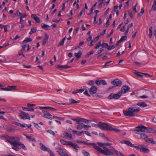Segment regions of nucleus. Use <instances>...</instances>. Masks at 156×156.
<instances>
[{"instance_id":"42","label":"nucleus","mask_w":156,"mask_h":156,"mask_svg":"<svg viewBox=\"0 0 156 156\" xmlns=\"http://www.w3.org/2000/svg\"><path fill=\"white\" fill-rule=\"evenodd\" d=\"M136 72H135L134 74L136 75L137 76H138L139 77H140L142 78H143V76L141 74H139V73H141L140 72H138L136 71V70L135 71Z\"/></svg>"},{"instance_id":"22","label":"nucleus","mask_w":156,"mask_h":156,"mask_svg":"<svg viewBox=\"0 0 156 156\" xmlns=\"http://www.w3.org/2000/svg\"><path fill=\"white\" fill-rule=\"evenodd\" d=\"M23 135H24L30 141L32 142H36V140L34 137L32 136H27L25 134H24Z\"/></svg>"},{"instance_id":"33","label":"nucleus","mask_w":156,"mask_h":156,"mask_svg":"<svg viewBox=\"0 0 156 156\" xmlns=\"http://www.w3.org/2000/svg\"><path fill=\"white\" fill-rule=\"evenodd\" d=\"M66 38V37H65L62 39V41L58 44L57 45L58 47H59L60 46H62L64 44Z\"/></svg>"},{"instance_id":"27","label":"nucleus","mask_w":156,"mask_h":156,"mask_svg":"<svg viewBox=\"0 0 156 156\" xmlns=\"http://www.w3.org/2000/svg\"><path fill=\"white\" fill-rule=\"evenodd\" d=\"M82 53L81 51H79L78 53H75V56L76 58V60H77L81 56Z\"/></svg>"},{"instance_id":"59","label":"nucleus","mask_w":156,"mask_h":156,"mask_svg":"<svg viewBox=\"0 0 156 156\" xmlns=\"http://www.w3.org/2000/svg\"><path fill=\"white\" fill-rule=\"evenodd\" d=\"M95 83L97 86H99L101 84V80H96L95 81Z\"/></svg>"},{"instance_id":"46","label":"nucleus","mask_w":156,"mask_h":156,"mask_svg":"<svg viewBox=\"0 0 156 156\" xmlns=\"http://www.w3.org/2000/svg\"><path fill=\"white\" fill-rule=\"evenodd\" d=\"M32 123L34 125V127H35L37 129H41V127L39 126L38 124L36 123L33 122H32Z\"/></svg>"},{"instance_id":"45","label":"nucleus","mask_w":156,"mask_h":156,"mask_svg":"<svg viewBox=\"0 0 156 156\" xmlns=\"http://www.w3.org/2000/svg\"><path fill=\"white\" fill-rule=\"evenodd\" d=\"M8 87L9 88L10 90H14L16 89L17 87L16 86H9Z\"/></svg>"},{"instance_id":"52","label":"nucleus","mask_w":156,"mask_h":156,"mask_svg":"<svg viewBox=\"0 0 156 156\" xmlns=\"http://www.w3.org/2000/svg\"><path fill=\"white\" fill-rule=\"evenodd\" d=\"M53 118V119H60V120H64V119L62 118V117H58L57 116H55V115H54L53 117V118Z\"/></svg>"},{"instance_id":"1","label":"nucleus","mask_w":156,"mask_h":156,"mask_svg":"<svg viewBox=\"0 0 156 156\" xmlns=\"http://www.w3.org/2000/svg\"><path fill=\"white\" fill-rule=\"evenodd\" d=\"M98 144L101 147H102L105 150H103L101 148L96 145V147L100 148L101 150H98L96 149L98 151L102 153L103 154L107 156H111L113 154V153L110 150L108 149L105 146L104 143L98 142Z\"/></svg>"},{"instance_id":"54","label":"nucleus","mask_w":156,"mask_h":156,"mask_svg":"<svg viewBox=\"0 0 156 156\" xmlns=\"http://www.w3.org/2000/svg\"><path fill=\"white\" fill-rule=\"evenodd\" d=\"M28 45L27 44H23L22 45V49H21V51H23L25 48L27 46V45Z\"/></svg>"},{"instance_id":"8","label":"nucleus","mask_w":156,"mask_h":156,"mask_svg":"<svg viewBox=\"0 0 156 156\" xmlns=\"http://www.w3.org/2000/svg\"><path fill=\"white\" fill-rule=\"evenodd\" d=\"M41 146V149L44 151H47L50 154L51 156H54V153L52 152L51 150L49 148L46 147L44 144L41 143L40 144Z\"/></svg>"},{"instance_id":"26","label":"nucleus","mask_w":156,"mask_h":156,"mask_svg":"<svg viewBox=\"0 0 156 156\" xmlns=\"http://www.w3.org/2000/svg\"><path fill=\"white\" fill-rule=\"evenodd\" d=\"M136 105L141 107H145L147 106V105L144 102H138L136 104Z\"/></svg>"},{"instance_id":"12","label":"nucleus","mask_w":156,"mask_h":156,"mask_svg":"<svg viewBox=\"0 0 156 156\" xmlns=\"http://www.w3.org/2000/svg\"><path fill=\"white\" fill-rule=\"evenodd\" d=\"M112 83L117 86H120L122 85L121 81L118 79H116L112 81Z\"/></svg>"},{"instance_id":"49","label":"nucleus","mask_w":156,"mask_h":156,"mask_svg":"<svg viewBox=\"0 0 156 156\" xmlns=\"http://www.w3.org/2000/svg\"><path fill=\"white\" fill-rule=\"evenodd\" d=\"M115 47V45H112V46H108L107 47V49L108 50H110L114 48Z\"/></svg>"},{"instance_id":"25","label":"nucleus","mask_w":156,"mask_h":156,"mask_svg":"<svg viewBox=\"0 0 156 156\" xmlns=\"http://www.w3.org/2000/svg\"><path fill=\"white\" fill-rule=\"evenodd\" d=\"M85 144L88 145H92L94 149H97L99 151V150H101V149L100 148H99L98 147H96V144L94 143H87V142L86 143V144Z\"/></svg>"},{"instance_id":"31","label":"nucleus","mask_w":156,"mask_h":156,"mask_svg":"<svg viewBox=\"0 0 156 156\" xmlns=\"http://www.w3.org/2000/svg\"><path fill=\"white\" fill-rule=\"evenodd\" d=\"M146 132L149 133H155L154 131L151 128H147L146 129Z\"/></svg>"},{"instance_id":"47","label":"nucleus","mask_w":156,"mask_h":156,"mask_svg":"<svg viewBox=\"0 0 156 156\" xmlns=\"http://www.w3.org/2000/svg\"><path fill=\"white\" fill-rule=\"evenodd\" d=\"M144 12V8H142L141 9V11L140 12L138 13V16H142Z\"/></svg>"},{"instance_id":"63","label":"nucleus","mask_w":156,"mask_h":156,"mask_svg":"<svg viewBox=\"0 0 156 156\" xmlns=\"http://www.w3.org/2000/svg\"><path fill=\"white\" fill-rule=\"evenodd\" d=\"M112 62V61H109L107 62H106L104 65V66H109L110 65V64Z\"/></svg>"},{"instance_id":"57","label":"nucleus","mask_w":156,"mask_h":156,"mask_svg":"<svg viewBox=\"0 0 156 156\" xmlns=\"http://www.w3.org/2000/svg\"><path fill=\"white\" fill-rule=\"evenodd\" d=\"M60 142L63 145H66L67 142H66L63 140H60Z\"/></svg>"},{"instance_id":"23","label":"nucleus","mask_w":156,"mask_h":156,"mask_svg":"<svg viewBox=\"0 0 156 156\" xmlns=\"http://www.w3.org/2000/svg\"><path fill=\"white\" fill-rule=\"evenodd\" d=\"M100 37L99 35L98 36L94 38L93 40L91 41V42L90 44L88 45L90 46H92L94 45V44L95 43Z\"/></svg>"},{"instance_id":"13","label":"nucleus","mask_w":156,"mask_h":156,"mask_svg":"<svg viewBox=\"0 0 156 156\" xmlns=\"http://www.w3.org/2000/svg\"><path fill=\"white\" fill-rule=\"evenodd\" d=\"M136 129H139V132H143V133L146 132V129L147 127L143 125H139L136 127Z\"/></svg>"},{"instance_id":"9","label":"nucleus","mask_w":156,"mask_h":156,"mask_svg":"<svg viewBox=\"0 0 156 156\" xmlns=\"http://www.w3.org/2000/svg\"><path fill=\"white\" fill-rule=\"evenodd\" d=\"M7 142L11 144V142H12L15 139L19 140V137L18 136H7L5 138Z\"/></svg>"},{"instance_id":"6","label":"nucleus","mask_w":156,"mask_h":156,"mask_svg":"<svg viewBox=\"0 0 156 156\" xmlns=\"http://www.w3.org/2000/svg\"><path fill=\"white\" fill-rule=\"evenodd\" d=\"M18 141H20V138L19 137V140L15 139L12 142H11V144L12 146V148L16 151H18L19 150L20 147L18 145Z\"/></svg>"},{"instance_id":"60","label":"nucleus","mask_w":156,"mask_h":156,"mask_svg":"<svg viewBox=\"0 0 156 156\" xmlns=\"http://www.w3.org/2000/svg\"><path fill=\"white\" fill-rule=\"evenodd\" d=\"M68 130L69 131H71L73 133H76L77 132V131L76 130H73L71 128H69L68 129Z\"/></svg>"},{"instance_id":"55","label":"nucleus","mask_w":156,"mask_h":156,"mask_svg":"<svg viewBox=\"0 0 156 156\" xmlns=\"http://www.w3.org/2000/svg\"><path fill=\"white\" fill-rule=\"evenodd\" d=\"M85 91L83 93V94H85V95H87V96H88V97H90V95L88 94V91L86 88H85Z\"/></svg>"},{"instance_id":"40","label":"nucleus","mask_w":156,"mask_h":156,"mask_svg":"<svg viewBox=\"0 0 156 156\" xmlns=\"http://www.w3.org/2000/svg\"><path fill=\"white\" fill-rule=\"evenodd\" d=\"M32 39L31 38H27L23 41V43H27L31 42Z\"/></svg>"},{"instance_id":"16","label":"nucleus","mask_w":156,"mask_h":156,"mask_svg":"<svg viewBox=\"0 0 156 156\" xmlns=\"http://www.w3.org/2000/svg\"><path fill=\"white\" fill-rule=\"evenodd\" d=\"M121 143H124L127 145L130 146L131 147H135L136 146V144L134 145V144H132L131 142H130L129 140H123L122 141Z\"/></svg>"},{"instance_id":"17","label":"nucleus","mask_w":156,"mask_h":156,"mask_svg":"<svg viewBox=\"0 0 156 156\" xmlns=\"http://www.w3.org/2000/svg\"><path fill=\"white\" fill-rule=\"evenodd\" d=\"M76 123L78 124V125H76L75 127L77 129H81L83 128L84 124L83 123H80V122H77Z\"/></svg>"},{"instance_id":"5","label":"nucleus","mask_w":156,"mask_h":156,"mask_svg":"<svg viewBox=\"0 0 156 156\" xmlns=\"http://www.w3.org/2000/svg\"><path fill=\"white\" fill-rule=\"evenodd\" d=\"M19 112V114L20 115L18 116L21 119L23 120L26 119L30 120V118L28 114L22 111H20Z\"/></svg>"},{"instance_id":"15","label":"nucleus","mask_w":156,"mask_h":156,"mask_svg":"<svg viewBox=\"0 0 156 156\" xmlns=\"http://www.w3.org/2000/svg\"><path fill=\"white\" fill-rule=\"evenodd\" d=\"M130 88L128 86H123L121 90V93L125 94L128 92Z\"/></svg>"},{"instance_id":"34","label":"nucleus","mask_w":156,"mask_h":156,"mask_svg":"<svg viewBox=\"0 0 156 156\" xmlns=\"http://www.w3.org/2000/svg\"><path fill=\"white\" fill-rule=\"evenodd\" d=\"M20 141H18V145L20 147L24 150L26 149V148L24 145L20 142Z\"/></svg>"},{"instance_id":"50","label":"nucleus","mask_w":156,"mask_h":156,"mask_svg":"<svg viewBox=\"0 0 156 156\" xmlns=\"http://www.w3.org/2000/svg\"><path fill=\"white\" fill-rule=\"evenodd\" d=\"M85 89V88L81 89H77L76 90V91H77L78 93H82L83 92Z\"/></svg>"},{"instance_id":"3","label":"nucleus","mask_w":156,"mask_h":156,"mask_svg":"<svg viewBox=\"0 0 156 156\" xmlns=\"http://www.w3.org/2000/svg\"><path fill=\"white\" fill-rule=\"evenodd\" d=\"M135 148L138 151L144 153H148L150 152L149 149L144 144H136V146L135 147Z\"/></svg>"},{"instance_id":"61","label":"nucleus","mask_w":156,"mask_h":156,"mask_svg":"<svg viewBox=\"0 0 156 156\" xmlns=\"http://www.w3.org/2000/svg\"><path fill=\"white\" fill-rule=\"evenodd\" d=\"M62 135H63V137L66 138L67 135H68V133L66 132H63Z\"/></svg>"},{"instance_id":"21","label":"nucleus","mask_w":156,"mask_h":156,"mask_svg":"<svg viewBox=\"0 0 156 156\" xmlns=\"http://www.w3.org/2000/svg\"><path fill=\"white\" fill-rule=\"evenodd\" d=\"M49 38V36L47 34H45L44 35V37L43 40L42 45H44L48 40Z\"/></svg>"},{"instance_id":"32","label":"nucleus","mask_w":156,"mask_h":156,"mask_svg":"<svg viewBox=\"0 0 156 156\" xmlns=\"http://www.w3.org/2000/svg\"><path fill=\"white\" fill-rule=\"evenodd\" d=\"M140 138L144 139H146L147 137L148 136L145 134L144 133H140Z\"/></svg>"},{"instance_id":"14","label":"nucleus","mask_w":156,"mask_h":156,"mask_svg":"<svg viewBox=\"0 0 156 156\" xmlns=\"http://www.w3.org/2000/svg\"><path fill=\"white\" fill-rule=\"evenodd\" d=\"M42 112L44 113L43 117L48 119L51 120L52 118L51 117L52 115L47 111H42Z\"/></svg>"},{"instance_id":"30","label":"nucleus","mask_w":156,"mask_h":156,"mask_svg":"<svg viewBox=\"0 0 156 156\" xmlns=\"http://www.w3.org/2000/svg\"><path fill=\"white\" fill-rule=\"evenodd\" d=\"M152 26L151 27L149 28V34H148V37L149 38H151L152 37L153 33H152Z\"/></svg>"},{"instance_id":"53","label":"nucleus","mask_w":156,"mask_h":156,"mask_svg":"<svg viewBox=\"0 0 156 156\" xmlns=\"http://www.w3.org/2000/svg\"><path fill=\"white\" fill-rule=\"evenodd\" d=\"M47 132L54 136L55 135V133L53 131L51 130H48L47 131Z\"/></svg>"},{"instance_id":"29","label":"nucleus","mask_w":156,"mask_h":156,"mask_svg":"<svg viewBox=\"0 0 156 156\" xmlns=\"http://www.w3.org/2000/svg\"><path fill=\"white\" fill-rule=\"evenodd\" d=\"M41 27L42 28L46 30H47L50 28V26L46 24L43 23V25H41Z\"/></svg>"},{"instance_id":"24","label":"nucleus","mask_w":156,"mask_h":156,"mask_svg":"<svg viewBox=\"0 0 156 156\" xmlns=\"http://www.w3.org/2000/svg\"><path fill=\"white\" fill-rule=\"evenodd\" d=\"M85 144L88 145H92L94 149H97L99 151V150H101V149L100 148H99L98 147H96V144L94 143H87V142L86 143V144Z\"/></svg>"},{"instance_id":"41","label":"nucleus","mask_w":156,"mask_h":156,"mask_svg":"<svg viewBox=\"0 0 156 156\" xmlns=\"http://www.w3.org/2000/svg\"><path fill=\"white\" fill-rule=\"evenodd\" d=\"M101 41H100L97 44H96L95 47V49H97L98 48H99L100 46H101Z\"/></svg>"},{"instance_id":"10","label":"nucleus","mask_w":156,"mask_h":156,"mask_svg":"<svg viewBox=\"0 0 156 156\" xmlns=\"http://www.w3.org/2000/svg\"><path fill=\"white\" fill-rule=\"evenodd\" d=\"M98 91V88L95 86H93L90 88L89 91L91 94L96 93Z\"/></svg>"},{"instance_id":"18","label":"nucleus","mask_w":156,"mask_h":156,"mask_svg":"<svg viewBox=\"0 0 156 156\" xmlns=\"http://www.w3.org/2000/svg\"><path fill=\"white\" fill-rule=\"evenodd\" d=\"M31 17L36 21V23H39L40 22V19L37 16L36 14H32Z\"/></svg>"},{"instance_id":"36","label":"nucleus","mask_w":156,"mask_h":156,"mask_svg":"<svg viewBox=\"0 0 156 156\" xmlns=\"http://www.w3.org/2000/svg\"><path fill=\"white\" fill-rule=\"evenodd\" d=\"M87 83L89 85L93 86H94V85L95 84V82L94 81L92 80H91L87 82Z\"/></svg>"},{"instance_id":"35","label":"nucleus","mask_w":156,"mask_h":156,"mask_svg":"<svg viewBox=\"0 0 156 156\" xmlns=\"http://www.w3.org/2000/svg\"><path fill=\"white\" fill-rule=\"evenodd\" d=\"M22 108L24 111H28L33 112L34 111V109L33 108H28L22 107Z\"/></svg>"},{"instance_id":"28","label":"nucleus","mask_w":156,"mask_h":156,"mask_svg":"<svg viewBox=\"0 0 156 156\" xmlns=\"http://www.w3.org/2000/svg\"><path fill=\"white\" fill-rule=\"evenodd\" d=\"M146 142H150L152 144H156V142H155L153 140L152 138H148L145 140Z\"/></svg>"},{"instance_id":"44","label":"nucleus","mask_w":156,"mask_h":156,"mask_svg":"<svg viewBox=\"0 0 156 156\" xmlns=\"http://www.w3.org/2000/svg\"><path fill=\"white\" fill-rule=\"evenodd\" d=\"M82 153L84 156H90L89 153L85 151L84 150L83 151Z\"/></svg>"},{"instance_id":"39","label":"nucleus","mask_w":156,"mask_h":156,"mask_svg":"<svg viewBox=\"0 0 156 156\" xmlns=\"http://www.w3.org/2000/svg\"><path fill=\"white\" fill-rule=\"evenodd\" d=\"M37 30V29L36 27L34 28L31 29V31L29 33V34L30 35L34 33Z\"/></svg>"},{"instance_id":"43","label":"nucleus","mask_w":156,"mask_h":156,"mask_svg":"<svg viewBox=\"0 0 156 156\" xmlns=\"http://www.w3.org/2000/svg\"><path fill=\"white\" fill-rule=\"evenodd\" d=\"M80 118L79 117H77L76 119H73V118H71V119L72 120H73L77 122H80V121H81V120H80Z\"/></svg>"},{"instance_id":"20","label":"nucleus","mask_w":156,"mask_h":156,"mask_svg":"<svg viewBox=\"0 0 156 156\" xmlns=\"http://www.w3.org/2000/svg\"><path fill=\"white\" fill-rule=\"evenodd\" d=\"M56 67L58 69L62 70L63 69H68L69 68H71V67L69 66H68L67 65H62V66H60V65H57L56 66Z\"/></svg>"},{"instance_id":"62","label":"nucleus","mask_w":156,"mask_h":156,"mask_svg":"<svg viewBox=\"0 0 156 156\" xmlns=\"http://www.w3.org/2000/svg\"><path fill=\"white\" fill-rule=\"evenodd\" d=\"M115 152L118 156H120L122 154L120 151H119L117 150H115Z\"/></svg>"},{"instance_id":"58","label":"nucleus","mask_w":156,"mask_h":156,"mask_svg":"<svg viewBox=\"0 0 156 156\" xmlns=\"http://www.w3.org/2000/svg\"><path fill=\"white\" fill-rule=\"evenodd\" d=\"M128 14H129V17H130V18H131V19H132L133 17V14H132V12H131L129 11H128Z\"/></svg>"},{"instance_id":"2","label":"nucleus","mask_w":156,"mask_h":156,"mask_svg":"<svg viewBox=\"0 0 156 156\" xmlns=\"http://www.w3.org/2000/svg\"><path fill=\"white\" fill-rule=\"evenodd\" d=\"M140 109L138 107L136 108L135 107H129L128 108V110L124 112V115L126 116L129 117H133L135 115L134 112L137 113L140 111Z\"/></svg>"},{"instance_id":"4","label":"nucleus","mask_w":156,"mask_h":156,"mask_svg":"<svg viewBox=\"0 0 156 156\" xmlns=\"http://www.w3.org/2000/svg\"><path fill=\"white\" fill-rule=\"evenodd\" d=\"M99 128L102 130H107L111 131L112 126L111 125L105 122H99Z\"/></svg>"},{"instance_id":"56","label":"nucleus","mask_w":156,"mask_h":156,"mask_svg":"<svg viewBox=\"0 0 156 156\" xmlns=\"http://www.w3.org/2000/svg\"><path fill=\"white\" fill-rule=\"evenodd\" d=\"M1 90H2L5 91H10L9 88V87H5V88H1Z\"/></svg>"},{"instance_id":"64","label":"nucleus","mask_w":156,"mask_h":156,"mask_svg":"<svg viewBox=\"0 0 156 156\" xmlns=\"http://www.w3.org/2000/svg\"><path fill=\"white\" fill-rule=\"evenodd\" d=\"M151 9L154 11H155L156 10V5L153 4L152 6Z\"/></svg>"},{"instance_id":"38","label":"nucleus","mask_w":156,"mask_h":156,"mask_svg":"<svg viewBox=\"0 0 156 156\" xmlns=\"http://www.w3.org/2000/svg\"><path fill=\"white\" fill-rule=\"evenodd\" d=\"M56 150H57V152L58 153V154L61 155V154L63 153V150L62 148L61 147H57L56 148Z\"/></svg>"},{"instance_id":"11","label":"nucleus","mask_w":156,"mask_h":156,"mask_svg":"<svg viewBox=\"0 0 156 156\" xmlns=\"http://www.w3.org/2000/svg\"><path fill=\"white\" fill-rule=\"evenodd\" d=\"M66 145H69L70 147H72L75 149L76 151H78V149H77V148H79L78 145L76 144H73L72 142L69 141V142H67Z\"/></svg>"},{"instance_id":"48","label":"nucleus","mask_w":156,"mask_h":156,"mask_svg":"<svg viewBox=\"0 0 156 156\" xmlns=\"http://www.w3.org/2000/svg\"><path fill=\"white\" fill-rule=\"evenodd\" d=\"M108 44L107 43H103L101 44V47L102 48H107L108 47Z\"/></svg>"},{"instance_id":"51","label":"nucleus","mask_w":156,"mask_h":156,"mask_svg":"<svg viewBox=\"0 0 156 156\" xmlns=\"http://www.w3.org/2000/svg\"><path fill=\"white\" fill-rule=\"evenodd\" d=\"M101 84H102L103 85H105L107 84L106 82L104 80H101Z\"/></svg>"},{"instance_id":"7","label":"nucleus","mask_w":156,"mask_h":156,"mask_svg":"<svg viewBox=\"0 0 156 156\" xmlns=\"http://www.w3.org/2000/svg\"><path fill=\"white\" fill-rule=\"evenodd\" d=\"M122 95V93L119 91L117 93L114 94L113 93L111 94L108 97V98L109 99H119Z\"/></svg>"},{"instance_id":"37","label":"nucleus","mask_w":156,"mask_h":156,"mask_svg":"<svg viewBox=\"0 0 156 156\" xmlns=\"http://www.w3.org/2000/svg\"><path fill=\"white\" fill-rule=\"evenodd\" d=\"M69 101L70 102V104L78 103H79V101H76L72 98L70 99L69 100Z\"/></svg>"},{"instance_id":"19","label":"nucleus","mask_w":156,"mask_h":156,"mask_svg":"<svg viewBox=\"0 0 156 156\" xmlns=\"http://www.w3.org/2000/svg\"><path fill=\"white\" fill-rule=\"evenodd\" d=\"M3 127L5 129L7 130L8 131H9V132H13V133L14 132V129L12 127H10L6 125H3Z\"/></svg>"}]
</instances>
